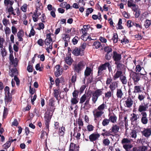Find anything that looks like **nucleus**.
Wrapping results in <instances>:
<instances>
[{"label": "nucleus", "instance_id": "6", "mask_svg": "<svg viewBox=\"0 0 151 151\" xmlns=\"http://www.w3.org/2000/svg\"><path fill=\"white\" fill-rule=\"evenodd\" d=\"M109 62H106L104 64L101 65L98 68V75H101L103 73L102 71L103 70H106V69L107 67H109Z\"/></svg>", "mask_w": 151, "mask_h": 151}, {"label": "nucleus", "instance_id": "22", "mask_svg": "<svg viewBox=\"0 0 151 151\" xmlns=\"http://www.w3.org/2000/svg\"><path fill=\"white\" fill-rule=\"evenodd\" d=\"M108 116L109 117V122L112 123H114L116 122L117 117L115 114H113V115H110V114H109Z\"/></svg>", "mask_w": 151, "mask_h": 151}, {"label": "nucleus", "instance_id": "48", "mask_svg": "<svg viewBox=\"0 0 151 151\" xmlns=\"http://www.w3.org/2000/svg\"><path fill=\"white\" fill-rule=\"evenodd\" d=\"M112 56V52H107L105 55V58L106 60H109Z\"/></svg>", "mask_w": 151, "mask_h": 151}, {"label": "nucleus", "instance_id": "42", "mask_svg": "<svg viewBox=\"0 0 151 151\" xmlns=\"http://www.w3.org/2000/svg\"><path fill=\"white\" fill-rule=\"evenodd\" d=\"M49 132V131H46V127L44 129V130L43 129L41 131V135L40 136V138L42 139H44V137L45 135V134H47V133H48Z\"/></svg>", "mask_w": 151, "mask_h": 151}, {"label": "nucleus", "instance_id": "8", "mask_svg": "<svg viewBox=\"0 0 151 151\" xmlns=\"http://www.w3.org/2000/svg\"><path fill=\"white\" fill-rule=\"evenodd\" d=\"M55 68L56 70L55 72V75L56 77H58L62 74L63 68L59 65H57Z\"/></svg>", "mask_w": 151, "mask_h": 151}, {"label": "nucleus", "instance_id": "57", "mask_svg": "<svg viewBox=\"0 0 151 151\" xmlns=\"http://www.w3.org/2000/svg\"><path fill=\"white\" fill-rule=\"evenodd\" d=\"M5 34L6 36L9 35L11 33L10 29L8 27H6L5 29Z\"/></svg>", "mask_w": 151, "mask_h": 151}, {"label": "nucleus", "instance_id": "50", "mask_svg": "<svg viewBox=\"0 0 151 151\" xmlns=\"http://www.w3.org/2000/svg\"><path fill=\"white\" fill-rule=\"evenodd\" d=\"M86 47V44L85 42L83 43L79 47V48H80L81 50H82L83 52L84 53V50L85 49Z\"/></svg>", "mask_w": 151, "mask_h": 151}, {"label": "nucleus", "instance_id": "34", "mask_svg": "<svg viewBox=\"0 0 151 151\" xmlns=\"http://www.w3.org/2000/svg\"><path fill=\"white\" fill-rule=\"evenodd\" d=\"M123 147L126 151H128L129 149L133 147L131 144H124L123 145Z\"/></svg>", "mask_w": 151, "mask_h": 151}, {"label": "nucleus", "instance_id": "1", "mask_svg": "<svg viewBox=\"0 0 151 151\" xmlns=\"http://www.w3.org/2000/svg\"><path fill=\"white\" fill-rule=\"evenodd\" d=\"M103 89H97L95 91H91L90 94H89L88 96L89 97V99H87L84 104V106L83 107V109L88 110L91 107V105L89 104L90 98L92 96V100L93 103L95 104L97 101L99 97L102 95L103 92Z\"/></svg>", "mask_w": 151, "mask_h": 151}, {"label": "nucleus", "instance_id": "16", "mask_svg": "<svg viewBox=\"0 0 151 151\" xmlns=\"http://www.w3.org/2000/svg\"><path fill=\"white\" fill-rule=\"evenodd\" d=\"M24 35V32L22 29L20 30L17 34V36L19 39V41H22L23 39L22 37Z\"/></svg>", "mask_w": 151, "mask_h": 151}, {"label": "nucleus", "instance_id": "60", "mask_svg": "<svg viewBox=\"0 0 151 151\" xmlns=\"http://www.w3.org/2000/svg\"><path fill=\"white\" fill-rule=\"evenodd\" d=\"M142 69V68L140 65H138L136 66L135 68V72L137 73H139V72H140Z\"/></svg>", "mask_w": 151, "mask_h": 151}, {"label": "nucleus", "instance_id": "4", "mask_svg": "<svg viewBox=\"0 0 151 151\" xmlns=\"http://www.w3.org/2000/svg\"><path fill=\"white\" fill-rule=\"evenodd\" d=\"M73 69L75 72L77 73H80L85 66L84 62L83 60H81L78 63L73 64Z\"/></svg>", "mask_w": 151, "mask_h": 151}, {"label": "nucleus", "instance_id": "46", "mask_svg": "<svg viewBox=\"0 0 151 151\" xmlns=\"http://www.w3.org/2000/svg\"><path fill=\"white\" fill-rule=\"evenodd\" d=\"M106 106V105L103 103L102 104H101L98 107L97 110L99 111H102L104 109L105 107Z\"/></svg>", "mask_w": 151, "mask_h": 151}, {"label": "nucleus", "instance_id": "28", "mask_svg": "<svg viewBox=\"0 0 151 151\" xmlns=\"http://www.w3.org/2000/svg\"><path fill=\"white\" fill-rule=\"evenodd\" d=\"M92 70L90 67H87L84 72V76L85 77H87L90 75Z\"/></svg>", "mask_w": 151, "mask_h": 151}, {"label": "nucleus", "instance_id": "37", "mask_svg": "<svg viewBox=\"0 0 151 151\" xmlns=\"http://www.w3.org/2000/svg\"><path fill=\"white\" fill-rule=\"evenodd\" d=\"M132 116L130 118V120L132 122H134L136 121L137 119V115L136 114L133 113L131 115Z\"/></svg>", "mask_w": 151, "mask_h": 151}, {"label": "nucleus", "instance_id": "51", "mask_svg": "<svg viewBox=\"0 0 151 151\" xmlns=\"http://www.w3.org/2000/svg\"><path fill=\"white\" fill-rule=\"evenodd\" d=\"M86 96L85 94H83L80 99V103L82 104L84 103L86 100Z\"/></svg>", "mask_w": 151, "mask_h": 151}, {"label": "nucleus", "instance_id": "54", "mask_svg": "<svg viewBox=\"0 0 151 151\" xmlns=\"http://www.w3.org/2000/svg\"><path fill=\"white\" fill-rule=\"evenodd\" d=\"M49 107H48L47 109V111H48L50 112L53 113L55 109V106H49Z\"/></svg>", "mask_w": 151, "mask_h": 151}, {"label": "nucleus", "instance_id": "20", "mask_svg": "<svg viewBox=\"0 0 151 151\" xmlns=\"http://www.w3.org/2000/svg\"><path fill=\"white\" fill-rule=\"evenodd\" d=\"M79 146H77L76 145L72 142L70 143L69 151H76L78 149L79 150Z\"/></svg>", "mask_w": 151, "mask_h": 151}, {"label": "nucleus", "instance_id": "40", "mask_svg": "<svg viewBox=\"0 0 151 151\" xmlns=\"http://www.w3.org/2000/svg\"><path fill=\"white\" fill-rule=\"evenodd\" d=\"M110 123L109 119H104L103 121L102 124L103 126L105 127L108 125Z\"/></svg>", "mask_w": 151, "mask_h": 151}, {"label": "nucleus", "instance_id": "14", "mask_svg": "<svg viewBox=\"0 0 151 151\" xmlns=\"http://www.w3.org/2000/svg\"><path fill=\"white\" fill-rule=\"evenodd\" d=\"M117 81H113L110 85L109 88L111 91L113 93L114 91L118 86Z\"/></svg>", "mask_w": 151, "mask_h": 151}, {"label": "nucleus", "instance_id": "39", "mask_svg": "<svg viewBox=\"0 0 151 151\" xmlns=\"http://www.w3.org/2000/svg\"><path fill=\"white\" fill-rule=\"evenodd\" d=\"M14 2L13 1H10V0H4V4L5 6H8V5H12L14 3Z\"/></svg>", "mask_w": 151, "mask_h": 151}, {"label": "nucleus", "instance_id": "25", "mask_svg": "<svg viewBox=\"0 0 151 151\" xmlns=\"http://www.w3.org/2000/svg\"><path fill=\"white\" fill-rule=\"evenodd\" d=\"M147 106L145 104L143 105L141 104L139 106L138 111L140 112H144L143 111H145L147 110Z\"/></svg>", "mask_w": 151, "mask_h": 151}, {"label": "nucleus", "instance_id": "47", "mask_svg": "<svg viewBox=\"0 0 151 151\" xmlns=\"http://www.w3.org/2000/svg\"><path fill=\"white\" fill-rule=\"evenodd\" d=\"M8 110L7 108L4 107L3 116V119H5L8 114Z\"/></svg>", "mask_w": 151, "mask_h": 151}, {"label": "nucleus", "instance_id": "11", "mask_svg": "<svg viewBox=\"0 0 151 151\" xmlns=\"http://www.w3.org/2000/svg\"><path fill=\"white\" fill-rule=\"evenodd\" d=\"M125 102L126 104L125 106L129 108L132 107L133 103V101L130 97H127Z\"/></svg>", "mask_w": 151, "mask_h": 151}, {"label": "nucleus", "instance_id": "19", "mask_svg": "<svg viewBox=\"0 0 151 151\" xmlns=\"http://www.w3.org/2000/svg\"><path fill=\"white\" fill-rule=\"evenodd\" d=\"M12 97L11 93L5 94L4 100L6 103L10 102L12 101Z\"/></svg>", "mask_w": 151, "mask_h": 151}, {"label": "nucleus", "instance_id": "18", "mask_svg": "<svg viewBox=\"0 0 151 151\" xmlns=\"http://www.w3.org/2000/svg\"><path fill=\"white\" fill-rule=\"evenodd\" d=\"M69 56H66L65 58V61L67 64L69 65H70L73 61V59L70 56L71 53L69 54Z\"/></svg>", "mask_w": 151, "mask_h": 151}, {"label": "nucleus", "instance_id": "9", "mask_svg": "<svg viewBox=\"0 0 151 151\" xmlns=\"http://www.w3.org/2000/svg\"><path fill=\"white\" fill-rule=\"evenodd\" d=\"M100 136V135L99 133H93L89 135V139L91 142H93L97 140Z\"/></svg>", "mask_w": 151, "mask_h": 151}, {"label": "nucleus", "instance_id": "5", "mask_svg": "<svg viewBox=\"0 0 151 151\" xmlns=\"http://www.w3.org/2000/svg\"><path fill=\"white\" fill-rule=\"evenodd\" d=\"M79 47H74L72 49V53L75 56H78L79 55L82 56L84 55V53L83 52Z\"/></svg>", "mask_w": 151, "mask_h": 151}, {"label": "nucleus", "instance_id": "32", "mask_svg": "<svg viewBox=\"0 0 151 151\" xmlns=\"http://www.w3.org/2000/svg\"><path fill=\"white\" fill-rule=\"evenodd\" d=\"M123 84H126L127 83V80L126 76L123 75L119 78Z\"/></svg>", "mask_w": 151, "mask_h": 151}, {"label": "nucleus", "instance_id": "52", "mask_svg": "<svg viewBox=\"0 0 151 151\" xmlns=\"http://www.w3.org/2000/svg\"><path fill=\"white\" fill-rule=\"evenodd\" d=\"M93 9L92 8H88L86 12V16L88 17L89 14L91 13L93 11Z\"/></svg>", "mask_w": 151, "mask_h": 151}, {"label": "nucleus", "instance_id": "10", "mask_svg": "<svg viewBox=\"0 0 151 151\" xmlns=\"http://www.w3.org/2000/svg\"><path fill=\"white\" fill-rule=\"evenodd\" d=\"M141 114L142 115L141 122L143 124H146L147 123L148 121L147 114L146 112H142Z\"/></svg>", "mask_w": 151, "mask_h": 151}, {"label": "nucleus", "instance_id": "36", "mask_svg": "<svg viewBox=\"0 0 151 151\" xmlns=\"http://www.w3.org/2000/svg\"><path fill=\"white\" fill-rule=\"evenodd\" d=\"M101 46V42L98 41L94 42L93 44V48L95 49H98Z\"/></svg>", "mask_w": 151, "mask_h": 151}, {"label": "nucleus", "instance_id": "7", "mask_svg": "<svg viewBox=\"0 0 151 151\" xmlns=\"http://www.w3.org/2000/svg\"><path fill=\"white\" fill-rule=\"evenodd\" d=\"M112 58L114 63L120 62L122 59V55L116 51H114Z\"/></svg>", "mask_w": 151, "mask_h": 151}, {"label": "nucleus", "instance_id": "61", "mask_svg": "<svg viewBox=\"0 0 151 151\" xmlns=\"http://www.w3.org/2000/svg\"><path fill=\"white\" fill-rule=\"evenodd\" d=\"M77 75L76 74H75L73 76H72L71 80L72 83H75L76 81Z\"/></svg>", "mask_w": 151, "mask_h": 151}, {"label": "nucleus", "instance_id": "38", "mask_svg": "<svg viewBox=\"0 0 151 151\" xmlns=\"http://www.w3.org/2000/svg\"><path fill=\"white\" fill-rule=\"evenodd\" d=\"M63 35L64 36L63 38V40L65 41L70 42V36L68 34H63Z\"/></svg>", "mask_w": 151, "mask_h": 151}, {"label": "nucleus", "instance_id": "23", "mask_svg": "<svg viewBox=\"0 0 151 151\" xmlns=\"http://www.w3.org/2000/svg\"><path fill=\"white\" fill-rule=\"evenodd\" d=\"M102 131L104 132V133H102L101 134V135L104 137L106 136H110L112 135V132H111V131L110 130V129L109 131H107L105 129H104L102 130Z\"/></svg>", "mask_w": 151, "mask_h": 151}, {"label": "nucleus", "instance_id": "41", "mask_svg": "<svg viewBox=\"0 0 151 151\" xmlns=\"http://www.w3.org/2000/svg\"><path fill=\"white\" fill-rule=\"evenodd\" d=\"M104 48V51L106 53L112 52V49L110 46H106Z\"/></svg>", "mask_w": 151, "mask_h": 151}, {"label": "nucleus", "instance_id": "58", "mask_svg": "<svg viewBox=\"0 0 151 151\" xmlns=\"http://www.w3.org/2000/svg\"><path fill=\"white\" fill-rule=\"evenodd\" d=\"M79 91L76 90H75L72 93L73 98H77Z\"/></svg>", "mask_w": 151, "mask_h": 151}, {"label": "nucleus", "instance_id": "33", "mask_svg": "<svg viewBox=\"0 0 151 151\" xmlns=\"http://www.w3.org/2000/svg\"><path fill=\"white\" fill-rule=\"evenodd\" d=\"M151 24V20L148 19L146 20L145 21L144 26L146 28H148Z\"/></svg>", "mask_w": 151, "mask_h": 151}, {"label": "nucleus", "instance_id": "64", "mask_svg": "<svg viewBox=\"0 0 151 151\" xmlns=\"http://www.w3.org/2000/svg\"><path fill=\"white\" fill-rule=\"evenodd\" d=\"M112 93V92L111 91H108L105 94V97L108 98L111 97V96Z\"/></svg>", "mask_w": 151, "mask_h": 151}, {"label": "nucleus", "instance_id": "45", "mask_svg": "<svg viewBox=\"0 0 151 151\" xmlns=\"http://www.w3.org/2000/svg\"><path fill=\"white\" fill-rule=\"evenodd\" d=\"M80 40V38L78 36H75L72 39V42L74 45H76L78 41Z\"/></svg>", "mask_w": 151, "mask_h": 151}, {"label": "nucleus", "instance_id": "62", "mask_svg": "<svg viewBox=\"0 0 151 151\" xmlns=\"http://www.w3.org/2000/svg\"><path fill=\"white\" fill-rule=\"evenodd\" d=\"M11 145V143L9 140L3 146L4 147V148L6 149L8 148Z\"/></svg>", "mask_w": 151, "mask_h": 151}, {"label": "nucleus", "instance_id": "27", "mask_svg": "<svg viewBox=\"0 0 151 151\" xmlns=\"http://www.w3.org/2000/svg\"><path fill=\"white\" fill-rule=\"evenodd\" d=\"M136 4L133 0H128L127 1V6L128 7L132 8L136 6Z\"/></svg>", "mask_w": 151, "mask_h": 151}, {"label": "nucleus", "instance_id": "29", "mask_svg": "<svg viewBox=\"0 0 151 151\" xmlns=\"http://www.w3.org/2000/svg\"><path fill=\"white\" fill-rule=\"evenodd\" d=\"M93 113L95 118H98L101 116L104 113V112L102 111H96L95 113H94V111H93Z\"/></svg>", "mask_w": 151, "mask_h": 151}, {"label": "nucleus", "instance_id": "26", "mask_svg": "<svg viewBox=\"0 0 151 151\" xmlns=\"http://www.w3.org/2000/svg\"><path fill=\"white\" fill-rule=\"evenodd\" d=\"M123 95V93L122 89L117 88L116 89V96L117 98H121Z\"/></svg>", "mask_w": 151, "mask_h": 151}, {"label": "nucleus", "instance_id": "12", "mask_svg": "<svg viewBox=\"0 0 151 151\" xmlns=\"http://www.w3.org/2000/svg\"><path fill=\"white\" fill-rule=\"evenodd\" d=\"M114 64L116 65V67L117 70H121L123 72L125 69L124 65L122 63L121 61L114 63Z\"/></svg>", "mask_w": 151, "mask_h": 151}, {"label": "nucleus", "instance_id": "53", "mask_svg": "<svg viewBox=\"0 0 151 151\" xmlns=\"http://www.w3.org/2000/svg\"><path fill=\"white\" fill-rule=\"evenodd\" d=\"M77 98H72L71 100V102L72 104H76L78 102V99H77Z\"/></svg>", "mask_w": 151, "mask_h": 151}, {"label": "nucleus", "instance_id": "56", "mask_svg": "<svg viewBox=\"0 0 151 151\" xmlns=\"http://www.w3.org/2000/svg\"><path fill=\"white\" fill-rule=\"evenodd\" d=\"M35 31L33 27H32L30 31V33L29 35L28 36L29 37H31L32 36H33L35 35Z\"/></svg>", "mask_w": 151, "mask_h": 151}, {"label": "nucleus", "instance_id": "13", "mask_svg": "<svg viewBox=\"0 0 151 151\" xmlns=\"http://www.w3.org/2000/svg\"><path fill=\"white\" fill-rule=\"evenodd\" d=\"M9 74L12 77H13L15 76H17L18 75V71L17 69L15 68L10 69Z\"/></svg>", "mask_w": 151, "mask_h": 151}, {"label": "nucleus", "instance_id": "30", "mask_svg": "<svg viewBox=\"0 0 151 151\" xmlns=\"http://www.w3.org/2000/svg\"><path fill=\"white\" fill-rule=\"evenodd\" d=\"M141 86H136L134 88V91L133 93H139L141 92L142 90H141Z\"/></svg>", "mask_w": 151, "mask_h": 151}, {"label": "nucleus", "instance_id": "43", "mask_svg": "<svg viewBox=\"0 0 151 151\" xmlns=\"http://www.w3.org/2000/svg\"><path fill=\"white\" fill-rule=\"evenodd\" d=\"M1 54L3 57L6 56L7 54V52L6 51L5 47L1 48Z\"/></svg>", "mask_w": 151, "mask_h": 151}, {"label": "nucleus", "instance_id": "35", "mask_svg": "<svg viewBox=\"0 0 151 151\" xmlns=\"http://www.w3.org/2000/svg\"><path fill=\"white\" fill-rule=\"evenodd\" d=\"M112 40H113L114 43H116L118 41V35L117 33H114Z\"/></svg>", "mask_w": 151, "mask_h": 151}, {"label": "nucleus", "instance_id": "15", "mask_svg": "<svg viewBox=\"0 0 151 151\" xmlns=\"http://www.w3.org/2000/svg\"><path fill=\"white\" fill-rule=\"evenodd\" d=\"M123 72L121 70H117L116 73L113 76V79L115 81L117 79L120 78L123 75H122Z\"/></svg>", "mask_w": 151, "mask_h": 151}, {"label": "nucleus", "instance_id": "2", "mask_svg": "<svg viewBox=\"0 0 151 151\" xmlns=\"http://www.w3.org/2000/svg\"><path fill=\"white\" fill-rule=\"evenodd\" d=\"M145 74L142 73H137L135 72H132L130 75V77L133 80V83L134 85L137 84L138 81L140 80L141 76L142 78L145 79V78H147Z\"/></svg>", "mask_w": 151, "mask_h": 151}, {"label": "nucleus", "instance_id": "44", "mask_svg": "<svg viewBox=\"0 0 151 151\" xmlns=\"http://www.w3.org/2000/svg\"><path fill=\"white\" fill-rule=\"evenodd\" d=\"M41 14H33L32 17L33 21L35 22H36L37 21L39 16Z\"/></svg>", "mask_w": 151, "mask_h": 151}, {"label": "nucleus", "instance_id": "24", "mask_svg": "<svg viewBox=\"0 0 151 151\" xmlns=\"http://www.w3.org/2000/svg\"><path fill=\"white\" fill-rule=\"evenodd\" d=\"M142 134L145 137L150 136L151 134V130L149 128L145 129L142 132Z\"/></svg>", "mask_w": 151, "mask_h": 151}, {"label": "nucleus", "instance_id": "31", "mask_svg": "<svg viewBox=\"0 0 151 151\" xmlns=\"http://www.w3.org/2000/svg\"><path fill=\"white\" fill-rule=\"evenodd\" d=\"M121 143L123 145L124 144H129L131 143V141L127 138H124L122 140Z\"/></svg>", "mask_w": 151, "mask_h": 151}, {"label": "nucleus", "instance_id": "63", "mask_svg": "<svg viewBox=\"0 0 151 151\" xmlns=\"http://www.w3.org/2000/svg\"><path fill=\"white\" fill-rule=\"evenodd\" d=\"M44 40L42 39H39L37 41V43L40 46H42L44 44Z\"/></svg>", "mask_w": 151, "mask_h": 151}, {"label": "nucleus", "instance_id": "55", "mask_svg": "<svg viewBox=\"0 0 151 151\" xmlns=\"http://www.w3.org/2000/svg\"><path fill=\"white\" fill-rule=\"evenodd\" d=\"M103 144L105 146H108L110 143V141L108 138L104 139L103 141Z\"/></svg>", "mask_w": 151, "mask_h": 151}, {"label": "nucleus", "instance_id": "3", "mask_svg": "<svg viewBox=\"0 0 151 151\" xmlns=\"http://www.w3.org/2000/svg\"><path fill=\"white\" fill-rule=\"evenodd\" d=\"M53 114V113L52 112L49 111L48 110L45 113V124L46 127V131H49V124L50 123L51 119Z\"/></svg>", "mask_w": 151, "mask_h": 151}, {"label": "nucleus", "instance_id": "59", "mask_svg": "<svg viewBox=\"0 0 151 151\" xmlns=\"http://www.w3.org/2000/svg\"><path fill=\"white\" fill-rule=\"evenodd\" d=\"M18 60L17 58H15L11 62L12 64L14 65V67H16L18 65Z\"/></svg>", "mask_w": 151, "mask_h": 151}, {"label": "nucleus", "instance_id": "21", "mask_svg": "<svg viewBox=\"0 0 151 151\" xmlns=\"http://www.w3.org/2000/svg\"><path fill=\"white\" fill-rule=\"evenodd\" d=\"M65 127L62 126L59 129L58 134L61 138H63L65 134Z\"/></svg>", "mask_w": 151, "mask_h": 151}, {"label": "nucleus", "instance_id": "17", "mask_svg": "<svg viewBox=\"0 0 151 151\" xmlns=\"http://www.w3.org/2000/svg\"><path fill=\"white\" fill-rule=\"evenodd\" d=\"M120 128V127L116 124H113L112 127L110 129V130L111 131L112 133H117L119 131Z\"/></svg>", "mask_w": 151, "mask_h": 151}, {"label": "nucleus", "instance_id": "49", "mask_svg": "<svg viewBox=\"0 0 151 151\" xmlns=\"http://www.w3.org/2000/svg\"><path fill=\"white\" fill-rule=\"evenodd\" d=\"M132 25L133 26H134L137 28H139L140 29H142V27L141 24L137 23L135 22H133L132 23Z\"/></svg>", "mask_w": 151, "mask_h": 151}]
</instances>
